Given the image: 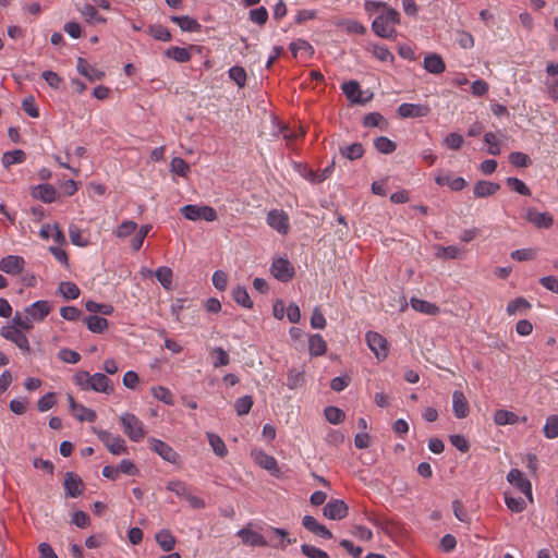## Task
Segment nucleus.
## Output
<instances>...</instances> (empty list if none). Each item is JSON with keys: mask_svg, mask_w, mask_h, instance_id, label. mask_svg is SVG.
I'll return each instance as SVG.
<instances>
[{"mask_svg": "<svg viewBox=\"0 0 558 558\" xmlns=\"http://www.w3.org/2000/svg\"><path fill=\"white\" fill-rule=\"evenodd\" d=\"M69 236L71 242L80 247H85L89 244V241L83 236V231L75 225H70Z\"/></svg>", "mask_w": 558, "mask_h": 558, "instance_id": "obj_41", "label": "nucleus"}, {"mask_svg": "<svg viewBox=\"0 0 558 558\" xmlns=\"http://www.w3.org/2000/svg\"><path fill=\"white\" fill-rule=\"evenodd\" d=\"M267 223L281 234H287L289 231V218L282 210H270L267 215Z\"/></svg>", "mask_w": 558, "mask_h": 558, "instance_id": "obj_11", "label": "nucleus"}, {"mask_svg": "<svg viewBox=\"0 0 558 558\" xmlns=\"http://www.w3.org/2000/svg\"><path fill=\"white\" fill-rule=\"evenodd\" d=\"M25 157H26L25 153L21 149L7 151L3 154L2 163L5 168H9L12 165L23 162L25 160Z\"/></svg>", "mask_w": 558, "mask_h": 558, "instance_id": "obj_40", "label": "nucleus"}, {"mask_svg": "<svg viewBox=\"0 0 558 558\" xmlns=\"http://www.w3.org/2000/svg\"><path fill=\"white\" fill-rule=\"evenodd\" d=\"M59 291L66 300H75L80 295L78 287L70 281L61 282L59 286Z\"/></svg>", "mask_w": 558, "mask_h": 558, "instance_id": "obj_47", "label": "nucleus"}, {"mask_svg": "<svg viewBox=\"0 0 558 558\" xmlns=\"http://www.w3.org/2000/svg\"><path fill=\"white\" fill-rule=\"evenodd\" d=\"M96 434L111 453H128L125 440L121 436L112 435L111 433L102 429L96 430Z\"/></svg>", "mask_w": 558, "mask_h": 558, "instance_id": "obj_6", "label": "nucleus"}, {"mask_svg": "<svg viewBox=\"0 0 558 558\" xmlns=\"http://www.w3.org/2000/svg\"><path fill=\"white\" fill-rule=\"evenodd\" d=\"M33 318L25 314V316H22L20 312H15V315L12 318V326H15V328L20 330H31L33 328Z\"/></svg>", "mask_w": 558, "mask_h": 558, "instance_id": "obj_48", "label": "nucleus"}, {"mask_svg": "<svg viewBox=\"0 0 558 558\" xmlns=\"http://www.w3.org/2000/svg\"><path fill=\"white\" fill-rule=\"evenodd\" d=\"M76 69L80 74L84 75L90 82L100 81L105 76L102 71L90 66L88 62L83 58L77 59Z\"/></svg>", "mask_w": 558, "mask_h": 558, "instance_id": "obj_22", "label": "nucleus"}, {"mask_svg": "<svg viewBox=\"0 0 558 558\" xmlns=\"http://www.w3.org/2000/svg\"><path fill=\"white\" fill-rule=\"evenodd\" d=\"M272 276L279 281L287 282L294 276V268L287 258H276L270 267Z\"/></svg>", "mask_w": 558, "mask_h": 558, "instance_id": "obj_9", "label": "nucleus"}, {"mask_svg": "<svg viewBox=\"0 0 558 558\" xmlns=\"http://www.w3.org/2000/svg\"><path fill=\"white\" fill-rule=\"evenodd\" d=\"M326 420L331 424H339L341 423L345 414L342 410L336 407H327L324 411Z\"/></svg>", "mask_w": 558, "mask_h": 558, "instance_id": "obj_59", "label": "nucleus"}, {"mask_svg": "<svg viewBox=\"0 0 558 558\" xmlns=\"http://www.w3.org/2000/svg\"><path fill=\"white\" fill-rule=\"evenodd\" d=\"M171 21L175 23L183 32H199L202 28V25L196 19L190 17L187 15H173L171 16Z\"/></svg>", "mask_w": 558, "mask_h": 558, "instance_id": "obj_28", "label": "nucleus"}, {"mask_svg": "<svg viewBox=\"0 0 558 558\" xmlns=\"http://www.w3.org/2000/svg\"><path fill=\"white\" fill-rule=\"evenodd\" d=\"M170 167L172 172L181 177H185L190 170L189 163L180 157H174L170 162Z\"/></svg>", "mask_w": 558, "mask_h": 558, "instance_id": "obj_62", "label": "nucleus"}, {"mask_svg": "<svg viewBox=\"0 0 558 558\" xmlns=\"http://www.w3.org/2000/svg\"><path fill=\"white\" fill-rule=\"evenodd\" d=\"M529 308H531V304L527 300L524 298H517L508 303L506 311L509 315H514L519 311Z\"/></svg>", "mask_w": 558, "mask_h": 558, "instance_id": "obj_57", "label": "nucleus"}, {"mask_svg": "<svg viewBox=\"0 0 558 558\" xmlns=\"http://www.w3.org/2000/svg\"><path fill=\"white\" fill-rule=\"evenodd\" d=\"M85 307L90 313H101L102 315H111L113 307L110 304L97 303L95 301H87Z\"/></svg>", "mask_w": 558, "mask_h": 558, "instance_id": "obj_58", "label": "nucleus"}, {"mask_svg": "<svg viewBox=\"0 0 558 558\" xmlns=\"http://www.w3.org/2000/svg\"><path fill=\"white\" fill-rule=\"evenodd\" d=\"M32 196L44 203H52L57 197V190L50 184H38L33 189Z\"/></svg>", "mask_w": 558, "mask_h": 558, "instance_id": "obj_24", "label": "nucleus"}, {"mask_svg": "<svg viewBox=\"0 0 558 558\" xmlns=\"http://www.w3.org/2000/svg\"><path fill=\"white\" fill-rule=\"evenodd\" d=\"M210 355L213 357L214 367L225 366L230 363V357H229L228 352L220 347L215 348L211 351Z\"/></svg>", "mask_w": 558, "mask_h": 558, "instance_id": "obj_52", "label": "nucleus"}, {"mask_svg": "<svg viewBox=\"0 0 558 558\" xmlns=\"http://www.w3.org/2000/svg\"><path fill=\"white\" fill-rule=\"evenodd\" d=\"M82 17L88 24L106 23V19L98 14L96 8L93 4L85 3L78 9Z\"/></svg>", "mask_w": 558, "mask_h": 558, "instance_id": "obj_30", "label": "nucleus"}, {"mask_svg": "<svg viewBox=\"0 0 558 558\" xmlns=\"http://www.w3.org/2000/svg\"><path fill=\"white\" fill-rule=\"evenodd\" d=\"M544 435L548 439H555L558 437V415H549L546 418L544 425Z\"/></svg>", "mask_w": 558, "mask_h": 558, "instance_id": "obj_42", "label": "nucleus"}, {"mask_svg": "<svg viewBox=\"0 0 558 558\" xmlns=\"http://www.w3.org/2000/svg\"><path fill=\"white\" fill-rule=\"evenodd\" d=\"M348 513V507L342 500L329 501L324 508V515L330 520H341Z\"/></svg>", "mask_w": 558, "mask_h": 558, "instance_id": "obj_15", "label": "nucleus"}, {"mask_svg": "<svg viewBox=\"0 0 558 558\" xmlns=\"http://www.w3.org/2000/svg\"><path fill=\"white\" fill-rule=\"evenodd\" d=\"M84 320L92 332L102 333L108 328V320L97 315L87 316Z\"/></svg>", "mask_w": 558, "mask_h": 558, "instance_id": "obj_32", "label": "nucleus"}, {"mask_svg": "<svg viewBox=\"0 0 558 558\" xmlns=\"http://www.w3.org/2000/svg\"><path fill=\"white\" fill-rule=\"evenodd\" d=\"M177 495L182 499L185 500L191 508L199 509L205 506V502L203 499L194 496L191 490H175Z\"/></svg>", "mask_w": 558, "mask_h": 558, "instance_id": "obj_53", "label": "nucleus"}, {"mask_svg": "<svg viewBox=\"0 0 558 558\" xmlns=\"http://www.w3.org/2000/svg\"><path fill=\"white\" fill-rule=\"evenodd\" d=\"M51 306L48 301H36L25 307V314L29 315L34 322L44 320L50 313Z\"/></svg>", "mask_w": 558, "mask_h": 558, "instance_id": "obj_13", "label": "nucleus"}, {"mask_svg": "<svg viewBox=\"0 0 558 558\" xmlns=\"http://www.w3.org/2000/svg\"><path fill=\"white\" fill-rule=\"evenodd\" d=\"M339 151L344 158H347L349 160H356L363 156L364 148H363L362 144L353 143L349 146L340 147Z\"/></svg>", "mask_w": 558, "mask_h": 558, "instance_id": "obj_36", "label": "nucleus"}, {"mask_svg": "<svg viewBox=\"0 0 558 558\" xmlns=\"http://www.w3.org/2000/svg\"><path fill=\"white\" fill-rule=\"evenodd\" d=\"M250 20L257 25H264L268 20V11L264 7L252 9Z\"/></svg>", "mask_w": 558, "mask_h": 558, "instance_id": "obj_63", "label": "nucleus"}, {"mask_svg": "<svg viewBox=\"0 0 558 558\" xmlns=\"http://www.w3.org/2000/svg\"><path fill=\"white\" fill-rule=\"evenodd\" d=\"M120 422L124 434L133 441H140L145 436L143 422L132 413H123Z\"/></svg>", "mask_w": 558, "mask_h": 558, "instance_id": "obj_3", "label": "nucleus"}, {"mask_svg": "<svg viewBox=\"0 0 558 558\" xmlns=\"http://www.w3.org/2000/svg\"><path fill=\"white\" fill-rule=\"evenodd\" d=\"M229 77L240 87H244L246 83V72L242 66H232L228 71Z\"/></svg>", "mask_w": 558, "mask_h": 558, "instance_id": "obj_56", "label": "nucleus"}, {"mask_svg": "<svg viewBox=\"0 0 558 558\" xmlns=\"http://www.w3.org/2000/svg\"><path fill=\"white\" fill-rule=\"evenodd\" d=\"M399 23L400 13L392 8H387L373 21L372 29L378 37L392 39L397 37L395 26Z\"/></svg>", "mask_w": 558, "mask_h": 558, "instance_id": "obj_1", "label": "nucleus"}, {"mask_svg": "<svg viewBox=\"0 0 558 558\" xmlns=\"http://www.w3.org/2000/svg\"><path fill=\"white\" fill-rule=\"evenodd\" d=\"M410 303L414 311L426 314V315L436 316L440 312L439 307L436 304L430 303L425 300L412 298L410 300Z\"/></svg>", "mask_w": 558, "mask_h": 558, "instance_id": "obj_27", "label": "nucleus"}, {"mask_svg": "<svg viewBox=\"0 0 558 558\" xmlns=\"http://www.w3.org/2000/svg\"><path fill=\"white\" fill-rule=\"evenodd\" d=\"M0 335L5 340L13 342L23 352H29L31 348L27 337L23 333L22 330L15 328V326H3L0 329Z\"/></svg>", "mask_w": 558, "mask_h": 558, "instance_id": "obj_7", "label": "nucleus"}, {"mask_svg": "<svg viewBox=\"0 0 558 558\" xmlns=\"http://www.w3.org/2000/svg\"><path fill=\"white\" fill-rule=\"evenodd\" d=\"M369 350L378 360H385L388 355L389 348L387 340L378 332L368 331L365 336Z\"/></svg>", "mask_w": 558, "mask_h": 558, "instance_id": "obj_8", "label": "nucleus"}, {"mask_svg": "<svg viewBox=\"0 0 558 558\" xmlns=\"http://www.w3.org/2000/svg\"><path fill=\"white\" fill-rule=\"evenodd\" d=\"M305 381L304 372L298 369H290L287 377V386L289 389H296Z\"/></svg>", "mask_w": 558, "mask_h": 558, "instance_id": "obj_44", "label": "nucleus"}, {"mask_svg": "<svg viewBox=\"0 0 558 558\" xmlns=\"http://www.w3.org/2000/svg\"><path fill=\"white\" fill-rule=\"evenodd\" d=\"M155 276L165 289H171L173 272L169 267L161 266L157 268V270L155 271Z\"/></svg>", "mask_w": 558, "mask_h": 558, "instance_id": "obj_39", "label": "nucleus"}, {"mask_svg": "<svg viewBox=\"0 0 558 558\" xmlns=\"http://www.w3.org/2000/svg\"><path fill=\"white\" fill-rule=\"evenodd\" d=\"M508 482L515 488H532L531 482L518 469H512L507 475Z\"/></svg>", "mask_w": 558, "mask_h": 558, "instance_id": "obj_35", "label": "nucleus"}, {"mask_svg": "<svg viewBox=\"0 0 558 558\" xmlns=\"http://www.w3.org/2000/svg\"><path fill=\"white\" fill-rule=\"evenodd\" d=\"M151 225H143L131 240V247L137 252L143 246L144 240L151 230Z\"/></svg>", "mask_w": 558, "mask_h": 558, "instance_id": "obj_45", "label": "nucleus"}, {"mask_svg": "<svg viewBox=\"0 0 558 558\" xmlns=\"http://www.w3.org/2000/svg\"><path fill=\"white\" fill-rule=\"evenodd\" d=\"M505 502L512 512H521L533 502L532 490H505Z\"/></svg>", "mask_w": 558, "mask_h": 558, "instance_id": "obj_4", "label": "nucleus"}, {"mask_svg": "<svg viewBox=\"0 0 558 558\" xmlns=\"http://www.w3.org/2000/svg\"><path fill=\"white\" fill-rule=\"evenodd\" d=\"M435 182L440 185H448L452 191H461L466 186V181L462 177H456L453 178L449 173H438L435 177Z\"/></svg>", "mask_w": 558, "mask_h": 558, "instance_id": "obj_17", "label": "nucleus"}, {"mask_svg": "<svg viewBox=\"0 0 558 558\" xmlns=\"http://www.w3.org/2000/svg\"><path fill=\"white\" fill-rule=\"evenodd\" d=\"M308 350L312 356L324 355L327 351V343L320 335H312L308 339Z\"/></svg>", "mask_w": 558, "mask_h": 558, "instance_id": "obj_31", "label": "nucleus"}, {"mask_svg": "<svg viewBox=\"0 0 558 558\" xmlns=\"http://www.w3.org/2000/svg\"><path fill=\"white\" fill-rule=\"evenodd\" d=\"M207 437L214 452L220 458L225 457L227 454V448L223 440L218 435L213 433H208Z\"/></svg>", "mask_w": 558, "mask_h": 558, "instance_id": "obj_50", "label": "nucleus"}, {"mask_svg": "<svg viewBox=\"0 0 558 558\" xmlns=\"http://www.w3.org/2000/svg\"><path fill=\"white\" fill-rule=\"evenodd\" d=\"M452 410L457 418H464L470 413L468 400L460 390H454L452 393Z\"/></svg>", "mask_w": 558, "mask_h": 558, "instance_id": "obj_14", "label": "nucleus"}, {"mask_svg": "<svg viewBox=\"0 0 558 558\" xmlns=\"http://www.w3.org/2000/svg\"><path fill=\"white\" fill-rule=\"evenodd\" d=\"M151 393L156 399L165 402L166 404L173 403V396L168 388H165L162 386L153 387Z\"/></svg>", "mask_w": 558, "mask_h": 558, "instance_id": "obj_61", "label": "nucleus"}, {"mask_svg": "<svg viewBox=\"0 0 558 558\" xmlns=\"http://www.w3.org/2000/svg\"><path fill=\"white\" fill-rule=\"evenodd\" d=\"M499 189L500 185L498 183L481 180L475 183L473 194L475 197L480 198L487 197L494 195Z\"/></svg>", "mask_w": 558, "mask_h": 558, "instance_id": "obj_26", "label": "nucleus"}, {"mask_svg": "<svg viewBox=\"0 0 558 558\" xmlns=\"http://www.w3.org/2000/svg\"><path fill=\"white\" fill-rule=\"evenodd\" d=\"M430 112L428 105L423 104H401L398 108V114L401 118H422Z\"/></svg>", "mask_w": 558, "mask_h": 558, "instance_id": "obj_10", "label": "nucleus"}, {"mask_svg": "<svg viewBox=\"0 0 558 558\" xmlns=\"http://www.w3.org/2000/svg\"><path fill=\"white\" fill-rule=\"evenodd\" d=\"M289 49L294 57H298L299 54L312 56L314 53L313 47L310 45L308 41L304 39H298L295 41H292L289 46Z\"/></svg>", "mask_w": 558, "mask_h": 558, "instance_id": "obj_37", "label": "nucleus"}, {"mask_svg": "<svg viewBox=\"0 0 558 558\" xmlns=\"http://www.w3.org/2000/svg\"><path fill=\"white\" fill-rule=\"evenodd\" d=\"M506 183L509 187H511L517 193L524 195V196H531V190L527 187V185L520 179L509 177L506 180Z\"/></svg>", "mask_w": 558, "mask_h": 558, "instance_id": "obj_55", "label": "nucleus"}, {"mask_svg": "<svg viewBox=\"0 0 558 558\" xmlns=\"http://www.w3.org/2000/svg\"><path fill=\"white\" fill-rule=\"evenodd\" d=\"M342 92L353 104H365L368 98H362V90L356 81H349L342 84Z\"/></svg>", "mask_w": 558, "mask_h": 558, "instance_id": "obj_20", "label": "nucleus"}, {"mask_svg": "<svg viewBox=\"0 0 558 558\" xmlns=\"http://www.w3.org/2000/svg\"><path fill=\"white\" fill-rule=\"evenodd\" d=\"M25 267V259L22 256L8 255L0 260V269L9 275H19Z\"/></svg>", "mask_w": 558, "mask_h": 558, "instance_id": "obj_12", "label": "nucleus"}, {"mask_svg": "<svg viewBox=\"0 0 558 558\" xmlns=\"http://www.w3.org/2000/svg\"><path fill=\"white\" fill-rule=\"evenodd\" d=\"M148 33L153 38L157 40L169 41L171 39L170 32L162 25H151Z\"/></svg>", "mask_w": 558, "mask_h": 558, "instance_id": "obj_60", "label": "nucleus"}, {"mask_svg": "<svg viewBox=\"0 0 558 558\" xmlns=\"http://www.w3.org/2000/svg\"><path fill=\"white\" fill-rule=\"evenodd\" d=\"M73 416H75L78 421L81 422H94L96 420V412L92 409H88L86 407H84L83 404H78L76 407V411L73 412L72 414Z\"/></svg>", "mask_w": 558, "mask_h": 558, "instance_id": "obj_54", "label": "nucleus"}, {"mask_svg": "<svg viewBox=\"0 0 558 558\" xmlns=\"http://www.w3.org/2000/svg\"><path fill=\"white\" fill-rule=\"evenodd\" d=\"M494 422L500 426L513 425L519 422V416L508 410H498L495 412Z\"/></svg>", "mask_w": 558, "mask_h": 558, "instance_id": "obj_34", "label": "nucleus"}, {"mask_svg": "<svg viewBox=\"0 0 558 558\" xmlns=\"http://www.w3.org/2000/svg\"><path fill=\"white\" fill-rule=\"evenodd\" d=\"M301 551L308 558H329V555L326 551L313 545L303 544L301 546Z\"/></svg>", "mask_w": 558, "mask_h": 558, "instance_id": "obj_64", "label": "nucleus"}, {"mask_svg": "<svg viewBox=\"0 0 558 558\" xmlns=\"http://www.w3.org/2000/svg\"><path fill=\"white\" fill-rule=\"evenodd\" d=\"M137 229V223L132 220H124L122 221L117 230L114 231V234L119 239H125L133 234Z\"/></svg>", "mask_w": 558, "mask_h": 558, "instance_id": "obj_49", "label": "nucleus"}, {"mask_svg": "<svg viewBox=\"0 0 558 558\" xmlns=\"http://www.w3.org/2000/svg\"><path fill=\"white\" fill-rule=\"evenodd\" d=\"M375 148L381 154H391L396 150V143L386 136H379L374 140Z\"/></svg>", "mask_w": 558, "mask_h": 558, "instance_id": "obj_46", "label": "nucleus"}, {"mask_svg": "<svg viewBox=\"0 0 558 558\" xmlns=\"http://www.w3.org/2000/svg\"><path fill=\"white\" fill-rule=\"evenodd\" d=\"M423 65L424 69L432 74H440L446 69L442 58L437 53L425 56Z\"/></svg>", "mask_w": 558, "mask_h": 558, "instance_id": "obj_25", "label": "nucleus"}, {"mask_svg": "<svg viewBox=\"0 0 558 558\" xmlns=\"http://www.w3.org/2000/svg\"><path fill=\"white\" fill-rule=\"evenodd\" d=\"M166 57L173 59L177 62L185 63L191 60V52L187 48L170 47L165 52Z\"/></svg>", "mask_w": 558, "mask_h": 558, "instance_id": "obj_33", "label": "nucleus"}, {"mask_svg": "<svg viewBox=\"0 0 558 558\" xmlns=\"http://www.w3.org/2000/svg\"><path fill=\"white\" fill-rule=\"evenodd\" d=\"M252 456L256 464L269 471L271 474H276L279 471L277 460L266 452L262 450L254 451L252 452Z\"/></svg>", "mask_w": 558, "mask_h": 558, "instance_id": "obj_21", "label": "nucleus"}, {"mask_svg": "<svg viewBox=\"0 0 558 558\" xmlns=\"http://www.w3.org/2000/svg\"><path fill=\"white\" fill-rule=\"evenodd\" d=\"M363 124L364 126L366 128H380V129H385V126L387 125V121L385 120V118L378 113V112H371L368 114H366L364 117V121H363Z\"/></svg>", "mask_w": 558, "mask_h": 558, "instance_id": "obj_51", "label": "nucleus"}, {"mask_svg": "<svg viewBox=\"0 0 558 558\" xmlns=\"http://www.w3.org/2000/svg\"><path fill=\"white\" fill-rule=\"evenodd\" d=\"M253 398L251 396H244L238 398L234 402V409L238 415L243 416L250 413L253 407Z\"/></svg>", "mask_w": 558, "mask_h": 558, "instance_id": "obj_43", "label": "nucleus"}, {"mask_svg": "<svg viewBox=\"0 0 558 558\" xmlns=\"http://www.w3.org/2000/svg\"><path fill=\"white\" fill-rule=\"evenodd\" d=\"M232 298L235 303H238L239 305H241L245 308L253 307V302H252L246 289L243 287L239 286V287L234 288L232 291Z\"/></svg>", "mask_w": 558, "mask_h": 558, "instance_id": "obj_38", "label": "nucleus"}, {"mask_svg": "<svg viewBox=\"0 0 558 558\" xmlns=\"http://www.w3.org/2000/svg\"><path fill=\"white\" fill-rule=\"evenodd\" d=\"M74 381L83 390H94L102 393L113 392L110 379L102 373H95L90 375L86 371H80L75 374Z\"/></svg>", "mask_w": 558, "mask_h": 558, "instance_id": "obj_2", "label": "nucleus"}, {"mask_svg": "<svg viewBox=\"0 0 558 558\" xmlns=\"http://www.w3.org/2000/svg\"><path fill=\"white\" fill-rule=\"evenodd\" d=\"M236 535L246 545L259 546V547H264V546L268 545V542L265 539V537L262 534L254 532L247 527L241 529Z\"/></svg>", "mask_w": 558, "mask_h": 558, "instance_id": "obj_18", "label": "nucleus"}, {"mask_svg": "<svg viewBox=\"0 0 558 558\" xmlns=\"http://www.w3.org/2000/svg\"><path fill=\"white\" fill-rule=\"evenodd\" d=\"M155 539L160 548L165 551H171L177 543L175 537L168 529L160 530L158 533H156Z\"/></svg>", "mask_w": 558, "mask_h": 558, "instance_id": "obj_29", "label": "nucleus"}, {"mask_svg": "<svg viewBox=\"0 0 558 558\" xmlns=\"http://www.w3.org/2000/svg\"><path fill=\"white\" fill-rule=\"evenodd\" d=\"M526 219L537 228L548 229L553 226L554 219L547 213H539L534 208H530L526 211Z\"/></svg>", "mask_w": 558, "mask_h": 558, "instance_id": "obj_16", "label": "nucleus"}, {"mask_svg": "<svg viewBox=\"0 0 558 558\" xmlns=\"http://www.w3.org/2000/svg\"><path fill=\"white\" fill-rule=\"evenodd\" d=\"M151 449L159 454L163 460L169 462H175L178 454L177 452L166 442L159 439H151Z\"/></svg>", "mask_w": 558, "mask_h": 558, "instance_id": "obj_23", "label": "nucleus"}, {"mask_svg": "<svg viewBox=\"0 0 558 558\" xmlns=\"http://www.w3.org/2000/svg\"><path fill=\"white\" fill-rule=\"evenodd\" d=\"M181 214L189 220L197 221H215L217 219L216 210L210 206L185 205L181 209Z\"/></svg>", "mask_w": 558, "mask_h": 558, "instance_id": "obj_5", "label": "nucleus"}, {"mask_svg": "<svg viewBox=\"0 0 558 558\" xmlns=\"http://www.w3.org/2000/svg\"><path fill=\"white\" fill-rule=\"evenodd\" d=\"M302 524L306 530L323 538H332V533L325 525L318 523L314 517L305 515L302 520Z\"/></svg>", "mask_w": 558, "mask_h": 558, "instance_id": "obj_19", "label": "nucleus"}]
</instances>
